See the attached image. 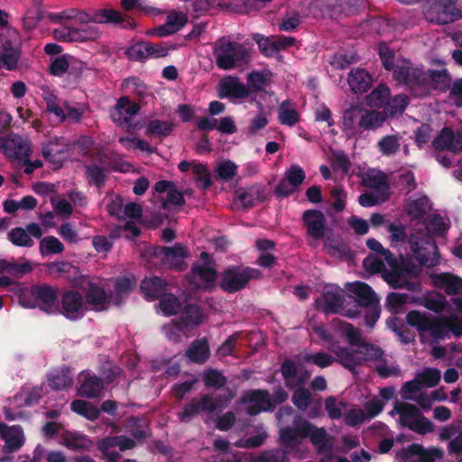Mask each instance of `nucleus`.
Listing matches in <instances>:
<instances>
[{
  "mask_svg": "<svg viewBox=\"0 0 462 462\" xmlns=\"http://www.w3.org/2000/svg\"><path fill=\"white\" fill-rule=\"evenodd\" d=\"M72 411L85 417L89 420H95L99 417L100 410L93 403L84 400H74L70 403Z\"/></svg>",
  "mask_w": 462,
  "mask_h": 462,
  "instance_id": "nucleus-42",
  "label": "nucleus"
},
{
  "mask_svg": "<svg viewBox=\"0 0 462 462\" xmlns=\"http://www.w3.org/2000/svg\"><path fill=\"white\" fill-rule=\"evenodd\" d=\"M140 288L145 298L149 300H156L160 299L166 293L168 282L161 277L152 276L143 280L140 284Z\"/></svg>",
  "mask_w": 462,
  "mask_h": 462,
  "instance_id": "nucleus-25",
  "label": "nucleus"
},
{
  "mask_svg": "<svg viewBox=\"0 0 462 462\" xmlns=\"http://www.w3.org/2000/svg\"><path fill=\"white\" fill-rule=\"evenodd\" d=\"M436 152L448 151L454 154L462 152V130L454 131L449 126H444L432 141Z\"/></svg>",
  "mask_w": 462,
  "mask_h": 462,
  "instance_id": "nucleus-14",
  "label": "nucleus"
},
{
  "mask_svg": "<svg viewBox=\"0 0 462 462\" xmlns=\"http://www.w3.org/2000/svg\"><path fill=\"white\" fill-rule=\"evenodd\" d=\"M426 3L424 15L430 23L448 24L462 16L457 0H426Z\"/></svg>",
  "mask_w": 462,
  "mask_h": 462,
  "instance_id": "nucleus-9",
  "label": "nucleus"
},
{
  "mask_svg": "<svg viewBox=\"0 0 462 462\" xmlns=\"http://www.w3.org/2000/svg\"><path fill=\"white\" fill-rule=\"evenodd\" d=\"M262 273L255 268L231 265L220 274L219 288L227 293H236L246 287L251 280L260 279Z\"/></svg>",
  "mask_w": 462,
  "mask_h": 462,
  "instance_id": "nucleus-7",
  "label": "nucleus"
},
{
  "mask_svg": "<svg viewBox=\"0 0 462 462\" xmlns=\"http://www.w3.org/2000/svg\"><path fill=\"white\" fill-rule=\"evenodd\" d=\"M2 147L8 157L21 162L32 154L31 142L15 134L4 138Z\"/></svg>",
  "mask_w": 462,
  "mask_h": 462,
  "instance_id": "nucleus-16",
  "label": "nucleus"
},
{
  "mask_svg": "<svg viewBox=\"0 0 462 462\" xmlns=\"http://www.w3.org/2000/svg\"><path fill=\"white\" fill-rule=\"evenodd\" d=\"M302 221L307 227V234L316 239H322L326 234L325 215L318 209H308L302 215Z\"/></svg>",
  "mask_w": 462,
  "mask_h": 462,
  "instance_id": "nucleus-19",
  "label": "nucleus"
},
{
  "mask_svg": "<svg viewBox=\"0 0 462 462\" xmlns=\"http://www.w3.org/2000/svg\"><path fill=\"white\" fill-rule=\"evenodd\" d=\"M363 184L367 188L379 191H387L389 189L386 176L382 172L377 174L367 173L363 179Z\"/></svg>",
  "mask_w": 462,
  "mask_h": 462,
  "instance_id": "nucleus-54",
  "label": "nucleus"
},
{
  "mask_svg": "<svg viewBox=\"0 0 462 462\" xmlns=\"http://www.w3.org/2000/svg\"><path fill=\"white\" fill-rule=\"evenodd\" d=\"M332 324L342 330L349 345L358 346L364 342L359 329L356 328L353 325L341 320L340 319H334L332 320Z\"/></svg>",
  "mask_w": 462,
  "mask_h": 462,
  "instance_id": "nucleus-43",
  "label": "nucleus"
},
{
  "mask_svg": "<svg viewBox=\"0 0 462 462\" xmlns=\"http://www.w3.org/2000/svg\"><path fill=\"white\" fill-rule=\"evenodd\" d=\"M346 289L355 294L358 306L372 307L379 302L372 287L364 282L348 283Z\"/></svg>",
  "mask_w": 462,
  "mask_h": 462,
  "instance_id": "nucleus-21",
  "label": "nucleus"
},
{
  "mask_svg": "<svg viewBox=\"0 0 462 462\" xmlns=\"http://www.w3.org/2000/svg\"><path fill=\"white\" fill-rule=\"evenodd\" d=\"M323 299L324 305L322 310L326 314H336L339 312L343 306V295L338 288L325 290Z\"/></svg>",
  "mask_w": 462,
  "mask_h": 462,
  "instance_id": "nucleus-34",
  "label": "nucleus"
},
{
  "mask_svg": "<svg viewBox=\"0 0 462 462\" xmlns=\"http://www.w3.org/2000/svg\"><path fill=\"white\" fill-rule=\"evenodd\" d=\"M430 200L426 196L411 199L406 205V212L412 219H424L430 209Z\"/></svg>",
  "mask_w": 462,
  "mask_h": 462,
  "instance_id": "nucleus-37",
  "label": "nucleus"
},
{
  "mask_svg": "<svg viewBox=\"0 0 462 462\" xmlns=\"http://www.w3.org/2000/svg\"><path fill=\"white\" fill-rule=\"evenodd\" d=\"M143 256L147 257L149 261L152 257L156 258L161 264L171 271L183 272L188 267L185 259L189 256V253L187 246L182 244H175L173 246L154 245L148 247L143 253Z\"/></svg>",
  "mask_w": 462,
  "mask_h": 462,
  "instance_id": "nucleus-5",
  "label": "nucleus"
},
{
  "mask_svg": "<svg viewBox=\"0 0 462 462\" xmlns=\"http://www.w3.org/2000/svg\"><path fill=\"white\" fill-rule=\"evenodd\" d=\"M267 198L266 190L261 186L241 188L236 191V200L241 203L244 209L251 208Z\"/></svg>",
  "mask_w": 462,
  "mask_h": 462,
  "instance_id": "nucleus-20",
  "label": "nucleus"
},
{
  "mask_svg": "<svg viewBox=\"0 0 462 462\" xmlns=\"http://www.w3.org/2000/svg\"><path fill=\"white\" fill-rule=\"evenodd\" d=\"M32 2L34 6L27 9L23 16V26L27 31L34 29L39 22L45 17L42 8V1L33 0Z\"/></svg>",
  "mask_w": 462,
  "mask_h": 462,
  "instance_id": "nucleus-36",
  "label": "nucleus"
},
{
  "mask_svg": "<svg viewBox=\"0 0 462 462\" xmlns=\"http://www.w3.org/2000/svg\"><path fill=\"white\" fill-rule=\"evenodd\" d=\"M280 371L284 380L285 386L288 389L295 388L294 379L298 373L295 363L290 359H286L282 363Z\"/></svg>",
  "mask_w": 462,
  "mask_h": 462,
  "instance_id": "nucleus-53",
  "label": "nucleus"
},
{
  "mask_svg": "<svg viewBox=\"0 0 462 462\" xmlns=\"http://www.w3.org/2000/svg\"><path fill=\"white\" fill-rule=\"evenodd\" d=\"M378 54L382 61L383 67L389 71H393L396 69L394 64V51L389 45L383 42L378 44Z\"/></svg>",
  "mask_w": 462,
  "mask_h": 462,
  "instance_id": "nucleus-57",
  "label": "nucleus"
},
{
  "mask_svg": "<svg viewBox=\"0 0 462 462\" xmlns=\"http://www.w3.org/2000/svg\"><path fill=\"white\" fill-rule=\"evenodd\" d=\"M393 78L398 85H403L415 97H422L428 91V76L426 71L414 67L410 61L397 64L393 71Z\"/></svg>",
  "mask_w": 462,
  "mask_h": 462,
  "instance_id": "nucleus-6",
  "label": "nucleus"
},
{
  "mask_svg": "<svg viewBox=\"0 0 462 462\" xmlns=\"http://www.w3.org/2000/svg\"><path fill=\"white\" fill-rule=\"evenodd\" d=\"M103 390V380L95 374H87L78 389V393L81 397L93 399L98 397Z\"/></svg>",
  "mask_w": 462,
  "mask_h": 462,
  "instance_id": "nucleus-26",
  "label": "nucleus"
},
{
  "mask_svg": "<svg viewBox=\"0 0 462 462\" xmlns=\"http://www.w3.org/2000/svg\"><path fill=\"white\" fill-rule=\"evenodd\" d=\"M428 87L430 85L433 89L445 93L450 88L451 75L447 69H429Z\"/></svg>",
  "mask_w": 462,
  "mask_h": 462,
  "instance_id": "nucleus-31",
  "label": "nucleus"
},
{
  "mask_svg": "<svg viewBox=\"0 0 462 462\" xmlns=\"http://www.w3.org/2000/svg\"><path fill=\"white\" fill-rule=\"evenodd\" d=\"M331 351L335 355V362L340 364L352 374H356V366L361 365V359L358 357L357 349L337 345L334 346Z\"/></svg>",
  "mask_w": 462,
  "mask_h": 462,
  "instance_id": "nucleus-22",
  "label": "nucleus"
},
{
  "mask_svg": "<svg viewBox=\"0 0 462 462\" xmlns=\"http://www.w3.org/2000/svg\"><path fill=\"white\" fill-rule=\"evenodd\" d=\"M417 375L422 386L432 388L439 383L441 372L438 368L426 367Z\"/></svg>",
  "mask_w": 462,
  "mask_h": 462,
  "instance_id": "nucleus-55",
  "label": "nucleus"
},
{
  "mask_svg": "<svg viewBox=\"0 0 462 462\" xmlns=\"http://www.w3.org/2000/svg\"><path fill=\"white\" fill-rule=\"evenodd\" d=\"M50 386L54 390H64L69 388L73 383L71 369L63 366L49 376Z\"/></svg>",
  "mask_w": 462,
  "mask_h": 462,
  "instance_id": "nucleus-35",
  "label": "nucleus"
},
{
  "mask_svg": "<svg viewBox=\"0 0 462 462\" xmlns=\"http://www.w3.org/2000/svg\"><path fill=\"white\" fill-rule=\"evenodd\" d=\"M8 239L16 246L32 247L33 240L23 227H14L8 233Z\"/></svg>",
  "mask_w": 462,
  "mask_h": 462,
  "instance_id": "nucleus-52",
  "label": "nucleus"
},
{
  "mask_svg": "<svg viewBox=\"0 0 462 462\" xmlns=\"http://www.w3.org/2000/svg\"><path fill=\"white\" fill-rule=\"evenodd\" d=\"M140 111V106L133 102L128 97L124 96L118 98L116 105L113 111H111L110 117L112 121L120 127H126L127 129H134L135 126L132 124V117L137 115Z\"/></svg>",
  "mask_w": 462,
  "mask_h": 462,
  "instance_id": "nucleus-13",
  "label": "nucleus"
},
{
  "mask_svg": "<svg viewBox=\"0 0 462 462\" xmlns=\"http://www.w3.org/2000/svg\"><path fill=\"white\" fill-rule=\"evenodd\" d=\"M408 104L409 97L406 95H397L388 99L385 109L391 116L402 114Z\"/></svg>",
  "mask_w": 462,
  "mask_h": 462,
  "instance_id": "nucleus-62",
  "label": "nucleus"
},
{
  "mask_svg": "<svg viewBox=\"0 0 462 462\" xmlns=\"http://www.w3.org/2000/svg\"><path fill=\"white\" fill-rule=\"evenodd\" d=\"M245 402L258 404L263 411H273L274 405L272 404L271 396L267 390L257 389L249 391L244 397Z\"/></svg>",
  "mask_w": 462,
  "mask_h": 462,
  "instance_id": "nucleus-40",
  "label": "nucleus"
},
{
  "mask_svg": "<svg viewBox=\"0 0 462 462\" xmlns=\"http://www.w3.org/2000/svg\"><path fill=\"white\" fill-rule=\"evenodd\" d=\"M291 402L294 406L300 411H306L312 404L314 398L309 388L298 387L293 388Z\"/></svg>",
  "mask_w": 462,
  "mask_h": 462,
  "instance_id": "nucleus-44",
  "label": "nucleus"
},
{
  "mask_svg": "<svg viewBox=\"0 0 462 462\" xmlns=\"http://www.w3.org/2000/svg\"><path fill=\"white\" fill-rule=\"evenodd\" d=\"M19 302L24 308H39L47 314H52L59 303L58 288L48 283L34 284L20 295Z\"/></svg>",
  "mask_w": 462,
  "mask_h": 462,
  "instance_id": "nucleus-4",
  "label": "nucleus"
},
{
  "mask_svg": "<svg viewBox=\"0 0 462 462\" xmlns=\"http://www.w3.org/2000/svg\"><path fill=\"white\" fill-rule=\"evenodd\" d=\"M203 311L201 308L196 304H186L181 310L180 317L177 319L187 330L189 327L199 326L203 321Z\"/></svg>",
  "mask_w": 462,
  "mask_h": 462,
  "instance_id": "nucleus-30",
  "label": "nucleus"
},
{
  "mask_svg": "<svg viewBox=\"0 0 462 462\" xmlns=\"http://www.w3.org/2000/svg\"><path fill=\"white\" fill-rule=\"evenodd\" d=\"M201 411L199 410V406L198 404V398L194 397L190 400V402L184 405L182 411L180 412L178 416L180 422L189 423Z\"/></svg>",
  "mask_w": 462,
  "mask_h": 462,
  "instance_id": "nucleus-63",
  "label": "nucleus"
},
{
  "mask_svg": "<svg viewBox=\"0 0 462 462\" xmlns=\"http://www.w3.org/2000/svg\"><path fill=\"white\" fill-rule=\"evenodd\" d=\"M309 424L304 423V420L298 423L295 427L283 428L280 431L281 442L286 446H292L299 439H306Z\"/></svg>",
  "mask_w": 462,
  "mask_h": 462,
  "instance_id": "nucleus-33",
  "label": "nucleus"
},
{
  "mask_svg": "<svg viewBox=\"0 0 462 462\" xmlns=\"http://www.w3.org/2000/svg\"><path fill=\"white\" fill-rule=\"evenodd\" d=\"M192 173L194 174V180L199 188L208 189L211 187V173L206 164L193 161Z\"/></svg>",
  "mask_w": 462,
  "mask_h": 462,
  "instance_id": "nucleus-45",
  "label": "nucleus"
},
{
  "mask_svg": "<svg viewBox=\"0 0 462 462\" xmlns=\"http://www.w3.org/2000/svg\"><path fill=\"white\" fill-rule=\"evenodd\" d=\"M330 163L335 171H340L345 175L349 172L352 165L348 156L343 151L334 152Z\"/></svg>",
  "mask_w": 462,
  "mask_h": 462,
  "instance_id": "nucleus-59",
  "label": "nucleus"
},
{
  "mask_svg": "<svg viewBox=\"0 0 462 462\" xmlns=\"http://www.w3.org/2000/svg\"><path fill=\"white\" fill-rule=\"evenodd\" d=\"M366 245L370 250L374 251L383 256L384 261L389 266H397V260L393 254H392L389 249L384 248L379 241L374 238H370L366 241Z\"/></svg>",
  "mask_w": 462,
  "mask_h": 462,
  "instance_id": "nucleus-60",
  "label": "nucleus"
},
{
  "mask_svg": "<svg viewBox=\"0 0 462 462\" xmlns=\"http://www.w3.org/2000/svg\"><path fill=\"white\" fill-rule=\"evenodd\" d=\"M304 423L309 424L308 434L306 438H309L310 442L318 448L319 450L328 449V434L324 428H318L311 422L304 420Z\"/></svg>",
  "mask_w": 462,
  "mask_h": 462,
  "instance_id": "nucleus-41",
  "label": "nucleus"
},
{
  "mask_svg": "<svg viewBox=\"0 0 462 462\" xmlns=\"http://www.w3.org/2000/svg\"><path fill=\"white\" fill-rule=\"evenodd\" d=\"M188 23V16L182 12L172 11L163 24L148 32L151 36L165 37L179 32Z\"/></svg>",
  "mask_w": 462,
  "mask_h": 462,
  "instance_id": "nucleus-18",
  "label": "nucleus"
},
{
  "mask_svg": "<svg viewBox=\"0 0 462 462\" xmlns=\"http://www.w3.org/2000/svg\"><path fill=\"white\" fill-rule=\"evenodd\" d=\"M396 457L402 462H407L413 457H418V462H434L443 457V451L438 448L425 449L421 444L412 443L396 452Z\"/></svg>",
  "mask_w": 462,
  "mask_h": 462,
  "instance_id": "nucleus-15",
  "label": "nucleus"
},
{
  "mask_svg": "<svg viewBox=\"0 0 462 462\" xmlns=\"http://www.w3.org/2000/svg\"><path fill=\"white\" fill-rule=\"evenodd\" d=\"M84 168L88 183L97 189H101L105 186L110 170L115 171H122L116 160L109 158L103 152L98 153L97 163L92 162L85 165Z\"/></svg>",
  "mask_w": 462,
  "mask_h": 462,
  "instance_id": "nucleus-10",
  "label": "nucleus"
},
{
  "mask_svg": "<svg viewBox=\"0 0 462 462\" xmlns=\"http://www.w3.org/2000/svg\"><path fill=\"white\" fill-rule=\"evenodd\" d=\"M159 308L165 316L171 317L180 312L181 302L172 293H165L159 300Z\"/></svg>",
  "mask_w": 462,
  "mask_h": 462,
  "instance_id": "nucleus-47",
  "label": "nucleus"
},
{
  "mask_svg": "<svg viewBox=\"0 0 462 462\" xmlns=\"http://www.w3.org/2000/svg\"><path fill=\"white\" fill-rule=\"evenodd\" d=\"M394 411L403 418H417V420H412L408 424L411 430L421 435H425L434 430V424L421 414L416 405L408 402H397L394 405Z\"/></svg>",
  "mask_w": 462,
  "mask_h": 462,
  "instance_id": "nucleus-12",
  "label": "nucleus"
},
{
  "mask_svg": "<svg viewBox=\"0 0 462 462\" xmlns=\"http://www.w3.org/2000/svg\"><path fill=\"white\" fill-rule=\"evenodd\" d=\"M426 233L418 232L409 237L412 256L422 266L439 264L438 246L434 236H443L448 227L439 215L428 216L424 220Z\"/></svg>",
  "mask_w": 462,
  "mask_h": 462,
  "instance_id": "nucleus-1",
  "label": "nucleus"
},
{
  "mask_svg": "<svg viewBox=\"0 0 462 462\" xmlns=\"http://www.w3.org/2000/svg\"><path fill=\"white\" fill-rule=\"evenodd\" d=\"M357 347L358 357L361 359V365L365 361L379 360L383 357V349L373 344L363 342Z\"/></svg>",
  "mask_w": 462,
  "mask_h": 462,
  "instance_id": "nucleus-49",
  "label": "nucleus"
},
{
  "mask_svg": "<svg viewBox=\"0 0 462 462\" xmlns=\"http://www.w3.org/2000/svg\"><path fill=\"white\" fill-rule=\"evenodd\" d=\"M83 297L85 304L87 305V311L106 310L110 304V297L107 295L104 287L95 282L88 283Z\"/></svg>",
  "mask_w": 462,
  "mask_h": 462,
  "instance_id": "nucleus-17",
  "label": "nucleus"
},
{
  "mask_svg": "<svg viewBox=\"0 0 462 462\" xmlns=\"http://www.w3.org/2000/svg\"><path fill=\"white\" fill-rule=\"evenodd\" d=\"M384 117L377 111H367L362 109L361 116L358 121V127L364 130L376 129L382 125Z\"/></svg>",
  "mask_w": 462,
  "mask_h": 462,
  "instance_id": "nucleus-46",
  "label": "nucleus"
},
{
  "mask_svg": "<svg viewBox=\"0 0 462 462\" xmlns=\"http://www.w3.org/2000/svg\"><path fill=\"white\" fill-rule=\"evenodd\" d=\"M379 151L383 155H394L400 149V143L397 136L390 134L383 136L378 142Z\"/></svg>",
  "mask_w": 462,
  "mask_h": 462,
  "instance_id": "nucleus-58",
  "label": "nucleus"
},
{
  "mask_svg": "<svg viewBox=\"0 0 462 462\" xmlns=\"http://www.w3.org/2000/svg\"><path fill=\"white\" fill-rule=\"evenodd\" d=\"M278 119L282 125L293 126L300 121V114L290 100H285L278 108Z\"/></svg>",
  "mask_w": 462,
  "mask_h": 462,
  "instance_id": "nucleus-39",
  "label": "nucleus"
},
{
  "mask_svg": "<svg viewBox=\"0 0 462 462\" xmlns=\"http://www.w3.org/2000/svg\"><path fill=\"white\" fill-rule=\"evenodd\" d=\"M162 331L168 340L178 342L181 334L186 331L180 321L176 319L171 323L165 324L162 327Z\"/></svg>",
  "mask_w": 462,
  "mask_h": 462,
  "instance_id": "nucleus-64",
  "label": "nucleus"
},
{
  "mask_svg": "<svg viewBox=\"0 0 462 462\" xmlns=\"http://www.w3.org/2000/svg\"><path fill=\"white\" fill-rule=\"evenodd\" d=\"M76 22L80 25L89 23L119 25L122 29H134L135 23L128 15L112 8L91 9L90 12L79 9Z\"/></svg>",
  "mask_w": 462,
  "mask_h": 462,
  "instance_id": "nucleus-8",
  "label": "nucleus"
},
{
  "mask_svg": "<svg viewBox=\"0 0 462 462\" xmlns=\"http://www.w3.org/2000/svg\"><path fill=\"white\" fill-rule=\"evenodd\" d=\"M21 58V51L17 46H14L11 40L5 39L0 50V69L6 70H15L18 61Z\"/></svg>",
  "mask_w": 462,
  "mask_h": 462,
  "instance_id": "nucleus-24",
  "label": "nucleus"
},
{
  "mask_svg": "<svg viewBox=\"0 0 462 462\" xmlns=\"http://www.w3.org/2000/svg\"><path fill=\"white\" fill-rule=\"evenodd\" d=\"M249 95V88L236 78L222 80L218 85V97L220 98H246Z\"/></svg>",
  "mask_w": 462,
  "mask_h": 462,
  "instance_id": "nucleus-23",
  "label": "nucleus"
},
{
  "mask_svg": "<svg viewBox=\"0 0 462 462\" xmlns=\"http://www.w3.org/2000/svg\"><path fill=\"white\" fill-rule=\"evenodd\" d=\"M210 349L206 338L194 340L186 351V356L196 364H204L209 358Z\"/></svg>",
  "mask_w": 462,
  "mask_h": 462,
  "instance_id": "nucleus-29",
  "label": "nucleus"
},
{
  "mask_svg": "<svg viewBox=\"0 0 462 462\" xmlns=\"http://www.w3.org/2000/svg\"><path fill=\"white\" fill-rule=\"evenodd\" d=\"M406 322L417 329L421 342L425 332H429L431 337V344L448 337L447 317H435L419 310H411L406 314Z\"/></svg>",
  "mask_w": 462,
  "mask_h": 462,
  "instance_id": "nucleus-3",
  "label": "nucleus"
},
{
  "mask_svg": "<svg viewBox=\"0 0 462 462\" xmlns=\"http://www.w3.org/2000/svg\"><path fill=\"white\" fill-rule=\"evenodd\" d=\"M250 462H288V453L282 448L265 450Z\"/></svg>",
  "mask_w": 462,
  "mask_h": 462,
  "instance_id": "nucleus-50",
  "label": "nucleus"
},
{
  "mask_svg": "<svg viewBox=\"0 0 462 462\" xmlns=\"http://www.w3.org/2000/svg\"><path fill=\"white\" fill-rule=\"evenodd\" d=\"M213 54L217 66L226 70L242 67L247 64L251 59L248 49L242 43L229 41L225 37L216 42Z\"/></svg>",
  "mask_w": 462,
  "mask_h": 462,
  "instance_id": "nucleus-2",
  "label": "nucleus"
},
{
  "mask_svg": "<svg viewBox=\"0 0 462 462\" xmlns=\"http://www.w3.org/2000/svg\"><path fill=\"white\" fill-rule=\"evenodd\" d=\"M40 250L43 255L56 254L64 251V245L57 237L49 236L41 241Z\"/></svg>",
  "mask_w": 462,
  "mask_h": 462,
  "instance_id": "nucleus-56",
  "label": "nucleus"
},
{
  "mask_svg": "<svg viewBox=\"0 0 462 462\" xmlns=\"http://www.w3.org/2000/svg\"><path fill=\"white\" fill-rule=\"evenodd\" d=\"M100 35V31L96 25L83 24L80 27L72 26V32L69 37L75 42L96 41Z\"/></svg>",
  "mask_w": 462,
  "mask_h": 462,
  "instance_id": "nucleus-38",
  "label": "nucleus"
},
{
  "mask_svg": "<svg viewBox=\"0 0 462 462\" xmlns=\"http://www.w3.org/2000/svg\"><path fill=\"white\" fill-rule=\"evenodd\" d=\"M204 384L207 388L221 389L226 384V377L218 370L209 368L204 372Z\"/></svg>",
  "mask_w": 462,
  "mask_h": 462,
  "instance_id": "nucleus-51",
  "label": "nucleus"
},
{
  "mask_svg": "<svg viewBox=\"0 0 462 462\" xmlns=\"http://www.w3.org/2000/svg\"><path fill=\"white\" fill-rule=\"evenodd\" d=\"M434 282L448 295L462 294V278L449 273L438 274Z\"/></svg>",
  "mask_w": 462,
  "mask_h": 462,
  "instance_id": "nucleus-27",
  "label": "nucleus"
},
{
  "mask_svg": "<svg viewBox=\"0 0 462 462\" xmlns=\"http://www.w3.org/2000/svg\"><path fill=\"white\" fill-rule=\"evenodd\" d=\"M60 312L72 321L82 319L87 312L83 295L76 290L64 291L60 299Z\"/></svg>",
  "mask_w": 462,
  "mask_h": 462,
  "instance_id": "nucleus-11",
  "label": "nucleus"
},
{
  "mask_svg": "<svg viewBox=\"0 0 462 462\" xmlns=\"http://www.w3.org/2000/svg\"><path fill=\"white\" fill-rule=\"evenodd\" d=\"M306 174L304 170L298 164H291L285 171L284 179L289 181L291 186L298 189L304 181Z\"/></svg>",
  "mask_w": 462,
  "mask_h": 462,
  "instance_id": "nucleus-61",
  "label": "nucleus"
},
{
  "mask_svg": "<svg viewBox=\"0 0 462 462\" xmlns=\"http://www.w3.org/2000/svg\"><path fill=\"white\" fill-rule=\"evenodd\" d=\"M253 40L257 43L261 53L267 58L278 53V46L275 37H267L260 33L253 35Z\"/></svg>",
  "mask_w": 462,
  "mask_h": 462,
  "instance_id": "nucleus-48",
  "label": "nucleus"
},
{
  "mask_svg": "<svg viewBox=\"0 0 462 462\" xmlns=\"http://www.w3.org/2000/svg\"><path fill=\"white\" fill-rule=\"evenodd\" d=\"M175 125L167 120L152 119L145 126V134L158 139H164L171 134Z\"/></svg>",
  "mask_w": 462,
  "mask_h": 462,
  "instance_id": "nucleus-28",
  "label": "nucleus"
},
{
  "mask_svg": "<svg viewBox=\"0 0 462 462\" xmlns=\"http://www.w3.org/2000/svg\"><path fill=\"white\" fill-rule=\"evenodd\" d=\"M347 82L355 93H365L372 85V78L364 69H356L349 73Z\"/></svg>",
  "mask_w": 462,
  "mask_h": 462,
  "instance_id": "nucleus-32",
  "label": "nucleus"
}]
</instances>
